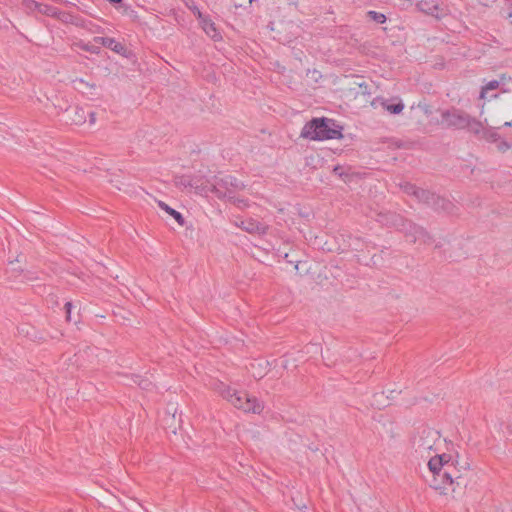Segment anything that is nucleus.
Listing matches in <instances>:
<instances>
[{
	"label": "nucleus",
	"mask_w": 512,
	"mask_h": 512,
	"mask_svg": "<svg viewBox=\"0 0 512 512\" xmlns=\"http://www.w3.org/2000/svg\"><path fill=\"white\" fill-rule=\"evenodd\" d=\"M367 16L369 19L375 21L376 23L383 24L386 21V16L382 13L376 11H368Z\"/></svg>",
	"instance_id": "nucleus-23"
},
{
	"label": "nucleus",
	"mask_w": 512,
	"mask_h": 512,
	"mask_svg": "<svg viewBox=\"0 0 512 512\" xmlns=\"http://www.w3.org/2000/svg\"><path fill=\"white\" fill-rule=\"evenodd\" d=\"M269 362L264 359H255L250 362L248 370L255 379H261L267 373Z\"/></svg>",
	"instance_id": "nucleus-10"
},
{
	"label": "nucleus",
	"mask_w": 512,
	"mask_h": 512,
	"mask_svg": "<svg viewBox=\"0 0 512 512\" xmlns=\"http://www.w3.org/2000/svg\"><path fill=\"white\" fill-rule=\"evenodd\" d=\"M79 112H81V117H79V119H77V120L76 119L73 120L76 124H81L85 121L84 116H83V113H84L83 109H78L77 113H79Z\"/></svg>",
	"instance_id": "nucleus-34"
},
{
	"label": "nucleus",
	"mask_w": 512,
	"mask_h": 512,
	"mask_svg": "<svg viewBox=\"0 0 512 512\" xmlns=\"http://www.w3.org/2000/svg\"><path fill=\"white\" fill-rule=\"evenodd\" d=\"M413 196L420 202L433 206L436 210L450 211L452 207V203L449 200L418 187Z\"/></svg>",
	"instance_id": "nucleus-6"
},
{
	"label": "nucleus",
	"mask_w": 512,
	"mask_h": 512,
	"mask_svg": "<svg viewBox=\"0 0 512 512\" xmlns=\"http://www.w3.org/2000/svg\"><path fill=\"white\" fill-rule=\"evenodd\" d=\"M96 121V115L94 112L90 113V124H94Z\"/></svg>",
	"instance_id": "nucleus-36"
},
{
	"label": "nucleus",
	"mask_w": 512,
	"mask_h": 512,
	"mask_svg": "<svg viewBox=\"0 0 512 512\" xmlns=\"http://www.w3.org/2000/svg\"><path fill=\"white\" fill-rule=\"evenodd\" d=\"M381 105L390 114H399L404 109V104L401 101H398L397 103L394 104H390L388 100H381Z\"/></svg>",
	"instance_id": "nucleus-18"
},
{
	"label": "nucleus",
	"mask_w": 512,
	"mask_h": 512,
	"mask_svg": "<svg viewBox=\"0 0 512 512\" xmlns=\"http://www.w3.org/2000/svg\"><path fill=\"white\" fill-rule=\"evenodd\" d=\"M214 390L235 408L244 412L260 414L264 409V405L256 397H250L245 392L232 389L223 382H217Z\"/></svg>",
	"instance_id": "nucleus-1"
},
{
	"label": "nucleus",
	"mask_w": 512,
	"mask_h": 512,
	"mask_svg": "<svg viewBox=\"0 0 512 512\" xmlns=\"http://www.w3.org/2000/svg\"><path fill=\"white\" fill-rule=\"evenodd\" d=\"M94 42L101 44L104 47L110 48L117 53H120L124 50V46L121 43L117 42L114 38L95 37Z\"/></svg>",
	"instance_id": "nucleus-13"
},
{
	"label": "nucleus",
	"mask_w": 512,
	"mask_h": 512,
	"mask_svg": "<svg viewBox=\"0 0 512 512\" xmlns=\"http://www.w3.org/2000/svg\"><path fill=\"white\" fill-rule=\"evenodd\" d=\"M74 85V89L78 92H81L82 94H86L88 91L90 94H93V91L96 90V84L95 83H89L86 82L82 78H76L72 81Z\"/></svg>",
	"instance_id": "nucleus-14"
},
{
	"label": "nucleus",
	"mask_w": 512,
	"mask_h": 512,
	"mask_svg": "<svg viewBox=\"0 0 512 512\" xmlns=\"http://www.w3.org/2000/svg\"><path fill=\"white\" fill-rule=\"evenodd\" d=\"M340 170H341V167H339V166H336V167L334 168V172H335V173H338L339 175H341Z\"/></svg>",
	"instance_id": "nucleus-39"
},
{
	"label": "nucleus",
	"mask_w": 512,
	"mask_h": 512,
	"mask_svg": "<svg viewBox=\"0 0 512 512\" xmlns=\"http://www.w3.org/2000/svg\"><path fill=\"white\" fill-rule=\"evenodd\" d=\"M288 4H289V5H293V6H295V7H297V6H298V2H297V0H288Z\"/></svg>",
	"instance_id": "nucleus-37"
},
{
	"label": "nucleus",
	"mask_w": 512,
	"mask_h": 512,
	"mask_svg": "<svg viewBox=\"0 0 512 512\" xmlns=\"http://www.w3.org/2000/svg\"><path fill=\"white\" fill-rule=\"evenodd\" d=\"M466 128H468L472 133L480 136L485 129L480 121L471 116H469V124L466 126Z\"/></svg>",
	"instance_id": "nucleus-19"
},
{
	"label": "nucleus",
	"mask_w": 512,
	"mask_h": 512,
	"mask_svg": "<svg viewBox=\"0 0 512 512\" xmlns=\"http://www.w3.org/2000/svg\"><path fill=\"white\" fill-rule=\"evenodd\" d=\"M469 114L456 108L442 112V122L448 127L464 129L469 124Z\"/></svg>",
	"instance_id": "nucleus-7"
},
{
	"label": "nucleus",
	"mask_w": 512,
	"mask_h": 512,
	"mask_svg": "<svg viewBox=\"0 0 512 512\" xmlns=\"http://www.w3.org/2000/svg\"><path fill=\"white\" fill-rule=\"evenodd\" d=\"M480 137L482 139H484L488 142H492V143H496L500 139V135L494 129H486V128L484 129V131L482 132Z\"/></svg>",
	"instance_id": "nucleus-20"
},
{
	"label": "nucleus",
	"mask_w": 512,
	"mask_h": 512,
	"mask_svg": "<svg viewBox=\"0 0 512 512\" xmlns=\"http://www.w3.org/2000/svg\"><path fill=\"white\" fill-rule=\"evenodd\" d=\"M39 278L38 272L30 269L24 268V273H22V276L19 278L20 282H32Z\"/></svg>",
	"instance_id": "nucleus-21"
},
{
	"label": "nucleus",
	"mask_w": 512,
	"mask_h": 512,
	"mask_svg": "<svg viewBox=\"0 0 512 512\" xmlns=\"http://www.w3.org/2000/svg\"><path fill=\"white\" fill-rule=\"evenodd\" d=\"M109 2L112 4H116V3H121L122 0H109Z\"/></svg>",
	"instance_id": "nucleus-40"
},
{
	"label": "nucleus",
	"mask_w": 512,
	"mask_h": 512,
	"mask_svg": "<svg viewBox=\"0 0 512 512\" xmlns=\"http://www.w3.org/2000/svg\"><path fill=\"white\" fill-rule=\"evenodd\" d=\"M401 188L406 194L413 196L415 194L417 186L411 183H405L404 185H401Z\"/></svg>",
	"instance_id": "nucleus-30"
},
{
	"label": "nucleus",
	"mask_w": 512,
	"mask_h": 512,
	"mask_svg": "<svg viewBox=\"0 0 512 512\" xmlns=\"http://www.w3.org/2000/svg\"><path fill=\"white\" fill-rule=\"evenodd\" d=\"M56 17L66 23H73L76 25L79 24L78 19L75 16H73L72 14L67 13V12H61L58 10Z\"/></svg>",
	"instance_id": "nucleus-22"
},
{
	"label": "nucleus",
	"mask_w": 512,
	"mask_h": 512,
	"mask_svg": "<svg viewBox=\"0 0 512 512\" xmlns=\"http://www.w3.org/2000/svg\"><path fill=\"white\" fill-rule=\"evenodd\" d=\"M301 136L311 140H326L341 138L342 134L333 120L315 118L303 127Z\"/></svg>",
	"instance_id": "nucleus-2"
},
{
	"label": "nucleus",
	"mask_w": 512,
	"mask_h": 512,
	"mask_svg": "<svg viewBox=\"0 0 512 512\" xmlns=\"http://www.w3.org/2000/svg\"><path fill=\"white\" fill-rule=\"evenodd\" d=\"M417 6L421 11L434 15L438 11L439 0H420Z\"/></svg>",
	"instance_id": "nucleus-15"
},
{
	"label": "nucleus",
	"mask_w": 512,
	"mask_h": 512,
	"mask_svg": "<svg viewBox=\"0 0 512 512\" xmlns=\"http://www.w3.org/2000/svg\"><path fill=\"white\" fill-rule=\"evenodd\" d=\"M79 47L84 50V51H88V52H91V53H97L98 52V48L97 47H94V46H90L88 44H79Z\"/></svg>",
	"instance_id": "nucleus-32"
},
{
	"label": "nucleus",
	"mask_w": 512,
	"mask_h": 512,
	"mask_svg": "<svg viewBox=\"0 0 512 512\" xmlns=\"http://www.w3.org/2000/svg\"><path fill=\"white\" fill-rule=\"evenodd\" d=\"M235 226H237V227H239V228H241V229L243 230V226H244V225H243V220H241L240 222H237V221H236V222H235Z\"/></svg>",
	"instance_id": "nucleus-38"
},
{
	"label": "nucleus",
	"mask_w": 512,
	"mask_h": 512,
	"mask_svg": "<svg viewBox=\"0 0 512 512\" xmlns=\"http://www.w3.org/2000/svg\"><path fill=\"white\" fill-rule=\"evenodd\" d=\"M8 272L15 279H19L24 273V267L21 266L20 260L17 258L15 261H10L8 264Z\"/></svg>",
	"instance_id": "nucleus-17"
},
{
	"label": "nucleus",
	"mask_w": 512,
	"mask_h": 512,
	"mask_svg": "<svg viewBox=\"0 0 512 512\" xmlns=\"http://www.w3.org/2000/svg\"><path fill=\"white\" fill-rule=\"evenodd\" d=\"M243 230L249 234L265 235L269 226L265 223L259 222L253 218L243 220Z\"/></svg>",
	"instance_id": "nucleus-9"
},
{
	"label": "nucleus",
	"mask_w": 512,
	"mask_h": 512,
	"mask_svg": "<svg viewBox=\"0 0 512 512\" xmlns=\"http://www.w3.org/2000/svg\"><path fill=\"white\" fill-rule=\"evenodd\" d=\"M512 147V145L510 143H508L507 141L505 140H502L501 138L499 139L498 142H496V148L499 152L501 153H505L506 151H508L510 148Z\"/></svg>",
	"instance_id": "nucleus-29"
},
{
	"label": "nucleus",
	"mask_w": 512,
	"mask_h": 512,
	"mask_svg": "<svg viewBox=\"0 0 512 512\" xmlns=\"http://www.w3.org/2000/svg\"><path fill=\"white\" fill-rule=\"evenodd\" d=\"M391 218V224L403 231L410 242L415 243L419 241L425 244L432 242V237L423 227L405 220L399 215L393 214Z\"/></svg>",
	"instance_id": "nucleus-4"
},
{
	"label": "nucleus",
	"mask_w": 512,
	"mask_h": 512,
	"mask_svg": "<svg viewBox=\"0 0 512 512\" xmlns=\"http://www.w3.org/2000/svg\"><path fill=\"white\" fill-rule=\"evenodd\" d=\"M180 183H181L182 185H184V186L194 187V184H193L190 180L186 181V180H184V179H181V182H180Z\"/></svg>",
	"instance_id": "nucleus-35"
},
{
	"label": "nucleus",
	"mask_w": 512,
	"mask_h": 512,
	"mask_svg": "<svg viewBox=\"0 0 512 512\" xmlns=\"http://www.w3.org/2000/svg\"><path fill=\"white\" fill-rule=\"evenodd\" d=\"M499 81L498 80H492V81H489L481 90V93H480V97L481 98H484L485 97V94L489 91V90H495L499 87Z\"/></svg>",
	"instance_id": "nucleus-26"
},
{
	"label": "nucleus",
	"mask_w": 512,
	"mask_h": 512,
	"mask_svg": "<svg viewBox=\"0 0 512 512\" xmlns=\"http://www.w3.org/2000/svg\"><path fill=\"white\" fill-rule=\"evenodd\" d=\"M440 441V433L429 427H422L418 429L412 438V446L416 453L423 456L425 453L429 454L436 444Z\"/></svg>",
	"instance_id": "nucleus-5"
},
{
	"label": "nucleus",
	"mask_w": 512,
	"mask_h": 512,
	"mask_svg": "<svg viewBox=\"0 0 512 512\" xmlns=\"http://www.w3.org/2000/svg\"><path fill=\"white\" fill-rule=\"evenodd\" d=\"M245 185L240 182L237 178L226 175L223 177L215 176L212 183L209 186H205L200 190L201 193H214L219 199L227 198L230 200L233 198V192L236 190H243Z\"/></svg>",
	"instance_id": "nucleus-3"
},
{
	"label": "nucleus",
	"mask_w": 512,
	"mask_h": 512,
	"mask_svg": "<svg viewBox=\"0 0 512 512\" xmlns=\"http://www.w3.org/2000/svg\"><path fill=\"white\" fill-rule=\"evenodd\" d=\"M199 21L202 29L211 39L218 41L222 38L215 26V23L211 19L203 17V19Z\"/></svg>",
	"instance_id": "nucleus-12"
},
{
	"label": "nucleus",
	"mask_w": 512,
	"mask_h": 512,
	"mask_svg": "<svg viewBox=\"0 0 512 512\" xmlns=\"http://www.w3.org/2000/svg\"><path fill=\"white\" fill-rule=\"evenodd\" d=\"M71 307H72L71 302H67V303L65 304V309H66V318H67V320H70Z\"/></svg>",
	"instance_id": "nucleus-33"
},
{
	"label": "nucleus",
	"mask_w": 512,
	"mask_h": 512,
	"mask_svg": "<svg viewBox=\"0 0 512 512\" xmlns=\"http://www.w3.org/2000/svg\"><path fill=\"white\" fill-rule=\"evenodd\" d=\"M188 8L196 15V17L198 18V20H201L203 19V14L201 13V11L199 10V8L192 4V5H189L187 4Z\"/></svg>",
	"instance_id": "nucleus-31"
},
{
	"label": "nucleus",
	"mask_w": 512,
	"mask_h": 512,
	"mask_svg": "<svg viewBox=\"0 0 512 512\" xmlns=\"http://www.w3.org/2000/svg\"><path fill=\"white\" fill-rule=\"evenodd\" d=\"M503 126H504V127H510V126H512V122H505V123L503 124Z\"/></svg>",
	"instance_id": "nucleus-41"
},
{
	"label": "nucleus",
	"mask_w": 512,
	"mask_h": 512,
	"mask_svg": "<svg viewBox=\"0 0 512 512\" xmlns=\"http://www.w3.org/2000/svg\"><path fill=\"white\" fill-rule=\"evenodd\" d=\"M452 465H449L444 468V470L441 472L440 476H437V483H439L441 486L445 487L441 490L447 489V486H452L454 484V480H459L460 477L456 476L454 477L452 472L450 471ZM457 485H459V481L456 482Z\"/></svg>",
	"instance_id": "nucleus-11"
},
{
	"label": "nucleus",
	"mask_w": 512,
	"mask_h": 512,
	"mask_svg": "<svg viewBox=\"0 0 512 512\" xmlns=\"http://www.w3.org/2000/svg\"><path fill=\"white\" fill-rule=\"evenodd\" d=\"M159 207L164 210L166 213H168L170 216H172L179 225L183 226L185 224L184 217L182 214L175 209L168 206L165 202L159 201L158 202Z\"/></svg>",
	"instance_id": "nucleus-16"
},
{
	"label": "nucleus",
	"mask_w": 512,
	"mask_h": 512,
	"mask_svg": "<svg viewBox=\"0 0 512 512\" xmlns=\"http://www.w3.org/2000/svg\"><path fill=\"white\" fill-rule=\"evenodd\" d=\"M229 201L241 209H245V208L249 207V203L246 199H242V198L233 196V198H231Z\"/></svg>",
	"instance_id": "nucleus-28"
},
{
	"label": "nucleus",
	"mask_w": 512,
	"mask_h": 512,
	"mask_svg": "<svg viewBox=\"0 0 512 512\" xmlns=\"http://www.w3.org/2000/svg\"><path fill=\"white\" fill-rule=\"evenodd\" d=\"M444 456L445 455H436L434 457H431L428 461L429 470L433 474L431 486L435 489L444 488L439 483H437V476H440L444 468L450 465L448 461L444 460Z\"/></svg>",
	"instance_id": "nucleus-8"
},
{
	"label": "nucleus",
	"mask_w": 512,
	"mask_h": 512,
	"mask_svg": "<svg viewBox=\"0 0 512 512\" xmlns=\"http://www.w3.org/2000/svg\"><path fill=\"white\" fill-rule=\"evenodd\" d=\"M508 18L510 19V22L512 24V12L509 13Z\"/></svg>",
	"instance_id": "nucleus-42"
},
{
	"label": "nucleus",
	"mask_w": 512,
	"mask_h": 512,
	"mask_svg": "<svg viewBox=\"0 0 512 512\" xmlns=\"http://www.w3.org/2000/svg\"><path fill=\"white\" fill-rule=\"evenodd\" d=\"M22 5L28 11L38 10V8H41V4L34 0H24Z\"/></svg>",
	"instance_id": "nucleus-27"
},
{
	"label": "nucleus",
	"mask_w": 512,
	"mask_h": 512,
	"mask_svg": "<svg viewBox=\"0 0 512 512\" xmlns=\"http://www.w3.org/2000/svg\"><path fill=\"white\" fill-rule=\"evenodd\" d=\"M133 382L136 383L143 390H150L152 387L151 381L148 379H143L140 376H134Z\"/></svg>",
	"instance_id": "nucleus-24"
},
{
	"label": "nucleus",
	"mask_w": 512,
	"mask_h": 512,
	"mask_svg": "<svg viewBox=\"0 0 512 512\" xmlns=\"http://www.w3.org/2000/svg\"><path fill=\"white\" fill-rule=\"evenodd\" d=\"M38 11L42 14H45L48 16H53V17H56L57 13H58V9H56L55 7H52L49 5H44V4H41V8H38Z\"/></svg>",
	"instance_id": "nucleus-25"
}]
</instances>
